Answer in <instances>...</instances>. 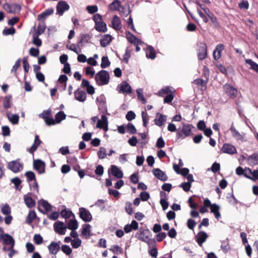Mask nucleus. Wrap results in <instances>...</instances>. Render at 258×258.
Returning <instances> with one entry per match:
<instances>
[{
	"label": "nucleus",
	"mask_w": 258,
	"mask_h": 258,
	"mask_svg": "<svg viewBox=\"0 0 258 258\" xmlns=\"http://www.w3.org/2000/svg\"><path fill=\"white\" fill-rule=\"evenodd\" d=\"M195 127L191 124L183 123L182 126L177 130L176 138L183 139L192 135L191 130Z\"/></svg>",
	"instance_id": "1"
},
{
	"label": "nucleus",
	"mask_w": 258,
	"mask_h": 258,
	"mask_svg": "<svg viewBox=\"0 0 258 258\" xmlns=\"http://www.w3.org/2000/svg\"><path fill=\"white\" fill-rule=\"evenodd\" d=\"M109 75L107 71L102 70L95 74V79L98 86L107 85L109 82Z\"/></svg>",
	"instance_id": "2"
},
{
	"label": "nucleus",
	"mask_w": 258,
	"mask_h": 258,
	"mask_svg": "<svg viewBox=\"0 0 258 258\" xmlns=\"http://www.w3.org/2000/svg\"><path fill=\"white\" fill-rule=\"evenodd\" d=\"M8 168L14 173L21 172L23 169V164L20 159L10 161L8 163Z\"/></svg>",
	"instance_id": "3"
},
{
	"label": "nucleus",
	"mask_w": 258,
	"mask_h": 258,
	"mask_svg": "<svg viewBox=\"0 0 258 258\" xmlns=\"http://www.w3.org/2000/svg\"><path fill=\"white\" fill-rule=\"evenodd\" d=\"M198 57L200 60L204 59L207 56V46L205 42H199L198 44Z\"/></svg>",
	"instance_id": "4"
},
{
	"label": "nucleus",
	"mask_w": 258,
	"mask_h": 258,
	"mask_svg": "<svg viewBox=\"0 0 258 258\" xmlns=\"http://www.w3.org/2000/svg\"><path fill=\"white\" fill-rule=\"evenodd\" d=\"M70 7L69 5L66 1H59L56 7V14L59 15V16H62L65 11L70 9Z\"/></svg>",
	"instance_id": "5"
},
{
	"label": "nucleus",
	"mask_w": 258,
	"mask_h": 258,
	"mask_svg": "<svg viewBox=\"0 0 258 258\" xmlns=\"http://www.w3.org/2000/svg\"><path fill=\"white\" fill-rule=\"evenodd\" d=\"M117 90L119 93L129 94L132 93V88L130 84L126 81H122L117 87Z\"/></svg>",
	"instance_id": "6"
},
{
	"label": "nucleus",
	"mask_w": 258,
	"mask_h": 258,
	"mask_svg": "<svg viewBox=\"0 0 258 258\" xmlns=\"http://www.w3.org/2000/svg\"><path fill=\"white\" fill-rule=\"evenodd\" d=\"M80 217L83 221L86 222H90L92 220V217L90 212L85 208H80L79 209Z\"/></svg>",
	"instance_id": "7"
},
{
	"label": "nucleus",
	"mask_w": 258,
	"mask_h": 258,
	"mask_svg": "<svg viewBox=\"0 0 258 258\" xmlns=\"http://www.w3.org/2000/svg\"><path fill=\"white\" fill-rule=\"evenodd\" d=\"M4 8L10 13H18L21 10L20 5L16 4H9L6 3L4 5Z\"/></svg>",
	"instance_id": "8"
},
{
	"label": "nucleus",
	"mask_w": 258,
	"mask_h": 258,
	"mask_svg": "<svg viewBox=\"0 0 258 258\" xmlns=\"http://www.w3.org/2000/svg\"><path fill=\"white\" fill-rule=\"evenodd\" d=\"M61 241L57 242L52 241L48 246L47 248L50 254L55 255L60 249Z\"/></svg>",
	"instance_id": "9"
},
{
	"label": "nucleus",
	"mask_w": 258,
	"mask_h": 258,
	"mask_svg": "<svg viewBox=\"0 0 258 258\" xmlns=\"http://www.w3.org/2000/svg\"><path fill=\"white\" fill-rule=\"evenodd\" d=\"M224 89L225 93L230 98L234 99L237 96V90L229 84H226L224 86Z\"/></svg>",
	"instance_id": "10"
},
{
	"label": "nucleus",
	"mask_w": 258,
	"mask_h": 258,
	"mask_svg": "<svg viewBox=\"0 0 258 258\" xmlns=\"http://www.w3.org/2000/svg\"><path fill=\"white\" fill-rule=\"evenodd\" d=\"M54 229L56 233L60 235H64L66 232L67 227L64 223L61 221H56L53 225Z\"/></svg>",
	"instance_id": "11"
},
{
	"label": "nucleus",
	"mask_w": 258,
	"mask_h": 258,
	"mask_svg": "<svg viewBox=\"0 0 258 258\" xmlns=\"http://www.w3.org/2000/svg\"><path fill=\"white\" fill-rule=\"evenodd\" d=\"M33 168L40 174L45 172V163L40 159L34 160Z\"/></svg>",
	"instance_id": "12"
},
{
	"label": "nucleus",
	"mask_w": 258,
	"mask_h": 258,
	"mask_svg": "<svg viewBox=\"0 0 258 258\" xmlns=\"http://www.w3.org/2000/svg\"><path fill=\"white\" fill-rule=\"evenodd\" d=\"M229 131L231 133L232 136L237 141H241V142H244L245 134H240L235 127L233 126V123L231 127L229 128Z\"/></svg>",
	"instance_id": "13"
},
{
	"label": "nucleus",
	"mask_w": 258,
	"mask_h": 258,
	"mask_svg": "<svg viewBox=\"0 0 258 258\" xmlns=\"http://www.w3.org/2000/svg\"><path fill=\"white\" fill-rule=\"evenodd\" d=\"M91 37L89 34H82L80 35V40L78 42L77 47L81 49L86 43L90 42Z\"/></svg>",
	"instance_id": "14"
},
{
	"label": "nucleus",
	"mask_w": 258,
	"mask_h": 258,
	"mask_svg": "<svg viewBox=\"0 0 258 258\" xmlns=\"http://www.w3.org/2000/svg\"><path fill=\"white\" fill-rule=\"evenodd\" d=\"M152 173L157 178L162 181H165L168 180V176L165 173L159 168L153 169Z\"/></svg>",
	"instance_id": "15"
},
{
	"label": "nucleus",
	"mask_w": 258,
	"mask_h": 258,
	"mask_svg": "<svg viewBox=\"0 0 258 258\" xmlns=\"http://www.w3.org/2000/svg\"><path fill=\"white\" fill-rule=\"evenodd\" d=\"M221 151L223 153L230 155H233L237 153V150L235 146L227 143H225L223 145Z\"/></svg>",
	"instance_id": "16"
},
{
	"label": "nucleus",
	"mask_w": 258,
	"mask_h": 258,
	"mask_svg": "<svg viewBox=\"0 0 258 258\" xmlns=\"http://www.w3.org/2000/svg\"><path fill=\"white\" fill-rule=\"evenodd\" d=\"M208 238V235L205 231L199 232L196 236V240L200 246H202L203 244Z\"/></svg>",
	"instance_id": "17"
},
{
	"label": "nucleus",
	"mask_w": 258,
	"mask_h": 258,
	"mask_svg": "<svg viewBox=\"0 0 258 258\" xmlns=\"http://www.w3.org/2000/svg\"><path fill=\"white\" fill-rule=\"evenodd\" d=\"M32 193L29 192L24 196V203L29 208H32L35 206L36 202L31 197Z\"/></svg>",
	"instance_id": "18"
},
{
	"label": "nucleus",
	"mask_w": 258,
	"mask_h": 258,
	"mask_svg": "<svg viewBox=\"0 0 258 258\" xmlns=\"http://www.w3.org/2000/svg\"><path fill=\"white\" fill-rule=\"evenodd\" d=\"M96 127L99 128H102L105 131L108 129V120L105 115L101 116V119L98 120Z\"/></svg>",
	"instance_id": "19"
},
{
	"label": "nucleus",
	"mask_w": 258,
	"mask_h": 258,
	"mask_svg": "<svg viewBox=\"0 0 258 258\" xmlns=\"http://www.w3.org/2000/svg\"><path fill=\"white\" fill-rule=\"evenodd\" d=\"M4 244L7 245H10L11 249H13L15 246V240L12 236L8 233H5L2 239Z\"/></svg>",
	"instance_id": "20"
},
{
	"label": "nucleus",
	"mask_w": 258,
	"mask_h": 258,
	"mask_svg": "<svg viewBox=\"0 0 258 258\" xmlns=\"http://www.w3.org/2000/svg\"><path fill=\"white\" fill-rule=\"evenodd\" d=\"M137 234L139 235V239L145 242L150 237L151 232L148 229L145 230L140 229Z\"/></svg>",
	"instance_id": "21"
},
{
	"label": "nucleus",
	"mask_w": 258,
	"mask_h": 258,
	"mask_svg": "<svg viewBox=\"0 0 258 258\" xmlns=\"http://www.w3.org/2000/svg\"><path fill=\"white\" fill-rule=\"evenodd\" d=\"M225 46L223 44H218L213 51V55L214 59L217 60L221 56V52L224 49Z\"/></svg>",
	"instance_id": "22"
},
{
	"label": "nucleus",
	"mask_w": 258,
	"mask_h": 258,
	"mask_svg": "<svg viewBox=\"0 0 258 258\" xmlns=\"http://www.w3.org/2000/svg\"><path fill=\"white\" fill-rule=\"evenodd\" d=\"M74 95L75 99L80 102H84L86 100V93L85 91L79 88L74 92Z\"/></svg>",
	"instance_id": "23"
},
{
	"label": "nucleus",
	"mask_w": 258,
	"mask_h": 258,
	"mask_svg": "<svg viewBox=\"0 0 258 258\" xmlns=\"http://www.w3.org/2000/svg\"><path fill=\"white\" fill-rule=\"evenodd\" d=\"M167 119V116L165 115L157 113L156 114V118L154 119V122L156 125L159 126H162L164 124Z\"/></svg>",
	"instance_id": "24"
},
{
	"label": "nucleus",
	"mask_w": 258,
	"mask_h": 258,
	"mask_svg": "<svg viewBox=\"0 0 258 258\" xmlns=\"http://www.w3.org/2000/svg\"><path fill=\"white\" fill-rule=\"evenodd\" d=\"M6 116L9 121L13 125H16L19 123V116L17 114H12L10 111L6 113Z\"/></svg>",
	"instance_id": "25"
},
{
	"label": "nucleus",
	"mask_w": 258,
	"mask_h": 258,
	"mask_svg": "<svg viewBox=\"0 0 258 258\" xmlns=\"http://www.w3.org/2000/svg\"><path fill=\"white\" fill-rule=\"evenodd\" d=\"M138 228V223L135 220H133L131 224H126L124 227V231L126 233H130L132 230H136Z\"/></svg>",
	"instance_id": "26"
},
{
	"label": "nucleus",
	"mask_w": 258,
	"mask_h": 258,
	"mask_svg": "<svg viewBox=\"0 0 258 258\" xmlns=\"http://www.w3.org/2000/svg\"><path fill=\"white\" fill-rule=\"evenodd\" d=\"M41 143V141L39 139V136L37 135H35L34 143L28 150L29 152L31 154H33Z\"/></svg>",
	"instance_id": "27"
},
{
	"label": "nucleus",
	"mask_w": 258,
	"mask_h": 258,
	"mask_svg": "<svg viewBox=\"0 0 258 258\" xmlns=\"http://www.w3.org/2000/svg\"><path fill=\"white\" fill-rule=\"evenodd\" d=\"M113 37L109 34H105L100 40V45L105 47L108 45L112 41Z\"/></svg>",
	"instance_id": "28"
},
{
	"label": "nucleus",
	"mask_w": 258,
	"mask_h": 258,
	"mask_svg": "<svg viewBox=\"0 0 258 258\" xmlns=\"http://www.w3.org/2000/svg\"><path fill=\"white\" fill-rule=\"evenodd\" d=\"M111 170L112 174L114 177L117 178H121L123 177V172L116 166L111 165Z\"/></svg>",
	"instance_id": "29"
},
{
	"label": "nucleus",
	"mask_w": 258,
	"mask_h": 258,
	"mask_svg": "<svg viewBox=\"0 0 258 258\" xmlns=\"http://www.w3.org/2000/svg\"><path fill=\"white\" fill-rule=\"evenodd\" d=\"M146 55L148 58L154 59L156 56V53L154 48L150 45H148L146 49Z\"/></svg>",
	"instance_id": "30"
},
{
	"label": "nucleus",
	"mask_w": 258,
	"mask_h": 258,
	"mask_svg": "<svg viewBox=\"0 0 258 258\" xmlns=\"http://www.w3.org/2000/svg\"><path fill=\"white\" fill-rule=\"evenodd\" d=\"M126 37L128 41L132 44L140 45L142 42L141 40L136 37L132 33L130 32H126Z\"/></svg>",
	"instance_id": "31"
},
{
	"label": "nucleus",
	"mask_w": 258,
	"mask_h": 258,
	"mask_svg": "<svg viewBox=\"0 0 258 258\" xmlns=\"http://www.w3.org/2000/svg\"><path fill=\"white\" fill-rule=\"evenodd\" d=\"M220 207L216 204H212L211 207L210 208L211 212L213 213L215 217L217 220L221 217V214L219 212Z\"/></svg>",
	"instance_id": "32"
},
{
	"label": "nucleus",
	"mask_w": 258,
	"mask_h": 258,
	"mask_svg": "<svg viewBox=\"0 0 258 258\" xmlns=\"http://www.w3.org/2000/svg\"><path fill=\"white\" fill-rule=\"evenodd\" d=\"M111 24L112 25V27L114 29L116 30H120L121 28V21L120 20L119 18L115 15L111 22Z\"/></svg>",
	"instance_id": "33"
},
{
	"label": "nucleus",
	"mask_w": 258,
	"mask_h": 258,
	"mask_svg": "<svg viewBox=\"0 0 258 258\" xmlns=\"http://www.w3.org/2000/svg\"><path fill=\"white\" fill-rule=\"evenodd\" d=\"M95 28L97 31L103 33L106 32L107 30L106 24L103 21L95 24Z\"/></svg>",
	"instance_id": "34"
},
{
	"label": "nucleus",
	"mask_w": 258,
	"mask_h": 258,
	"mask_svg": "<svg viewBox=\"0 0 258 258\" xmlns=\"http://www.w3.org/2000/svg\"><path fill=\"white\" fill-rule=\"evenodd\" d=\"M67 228L71 230H76L78 227V222L76 219H71L67 224Z\"/></svg>",
	"instance_id": "35"
},
{
	"label": "nucleus",
	"mask_w": 258,
	"mask_h": 258,
	"mask_svg": "<svg viewBox=\"0 0 258 258\" xmlns=\"http://www.w3.org/2000/svg\"><path fill=\"white\" fill-rule=\"evenodd\" d=\"M12 105V96L8 95L4 97L3 101V107L5 109H8Z\"/></svg>",
	"instance_id": "36"
},
{
	"label": "nucleus",
	"mask_w": 258,
	"mask_h": 258,
	"mask_svg": "<svg viewBox=\"0 0 258 258\" xmlns=\"http://www.w3.org/2000/svg\"><path fill=\"white\" fill-rule=\"evenodd\" d=\"M121 6L120 2L119 0L113 1L108 6L110 10L118 11Z\"/></svg>",
	"instance_id": "37"
},
{
	"label": "nucleus",
	"mask_w": 258,
	"mask_h": 258,
	"mask_svg": "<svg viewBox=\"0 0 258 258\" xmlns=\"http://www.w3.org/2000/svg\"><path fill=\"white\" fill-rule=\"evenodd\" d=\"M91 228V226L90 224H87L85 225V226L83 227L82 231L83 236L85 238H89L90 237Z\"/></svg>",
	"instance_id": "38"
},
{
	"label": "nucleus",
	"mask_w": 258,
	"mask_h": 258,
	"mask_svg": "<svg viewBox=\"0 0 258 258\" xmlns=\"http://www.w3.org/2000/svg\"><path fill=\"white\" fill-rule=\"evenodd\" d=\"M54 12V10L52 9H48L44 12L40 14L38 16V20H40L42 19H45L46 17L49 15L52 14Z\"/></svg>",
	"instance_id": "39"
},
{
	"label": "nucleus",
	"mask_w": 258,
	"mask_h": 258,
	"mask_svg": "<svg viewBox=\"0 0 258 258\" xmlns=\"http://www.w3.org/2000/svg\"><path fill=\"white\" fill-rule=\"evenodd\" d=\"M11 181L15 185V187L16 189L20 190L22 189V187L21 186L22 180L19 177H14L11 180Z\"/></svg>",
	"instance_id": "40"
},
{
	"label": "nucleus",
	"mask_w": 258,
	"mask_h": 258,
	"mask_svg": "<svg viewBox=\"0 0 258 258\" xmlns=\"http://www.w3.org/2000/svg\"><path fill=\"white\" fill-rule=\"evenodd\" d=\"M66 115L62 111L57 112L55 115V119L56 123H60L62 120L65 119Z\"/></svg>",
	"instance_id": "41"
},
{
	"label": "nucleus",
	"mask_w": 258,
	"mask_h": 258,
	"mask_svg": "<svg viewBox=\"0 0 258 258\" xmlns=\"http://www.w3.org/2000/svg\"><path fill=\"white\" fill-rule=\"evenodd\" d=\"M221 248L224 253H227L230 250V246L228 242V239L221 241Z\"/></svg>",
	"instance_id": "42"
},
{
	"label": "nucleus",
	"mask_w": 258,
	"mask_h": 258,
	"mask_svg": "<svg viewBox=\"0 0 258 258\" xmlns=\"http://www.w3.org/2000/svg\"><path fill=\"white\" fill-rule=\"evenodd\" d=\"M36 217V214L34 211H30L26 219V222L28 224H31Z\"/></svg>",
	"instance_id": "43"
},
{
	"label": "nucleus",
	"mask_w": 258,
	"mask_h": 258,
	"mask_svg": "<svg viewBox=\"0 0 258 258\" xmlns=\"http://www.w3.org/2000/svg\"><path fill=\"white\" fill-rule=\"evenodd\" d=\"M245 63L249 64L250 68L255 72L258 73V64L251 59H246Z\"/></svg>",
	"instance_id": "44"
},
{
	"label": "nucleus",
	"mask_w": 258,
	"mask_h": 258,
	"mask_svg": "<svg viewBox=\"0 0 258 258\" xmlns=\"http://www.w3.org/2000/svg\"><path fill=\"white\" fill-rule=\"evenodd\" d=\"M45 28L46 25L45 24L44 22H41L38 25L36 32L34 34H37V35H40L43 33L45 30Z\"/></svg>",
	"instance_id": "45"
},
{
	"label": "nucleus",
	"mask_w": 258,
	"mask_h": 258,
	"mask_svg": "<svg viewBox=\"0 0 258 258\" xmlns=\"http://www.w3.org/2000/svg\"><path fill=\"white\" fill-rule=\"evenodd\" d=\"M110 65V62L107 56H103L101 58V63L100 64L102 69L106 68Z\"/></svg>",
	"instance_id": "46"
},
{
	"label": "nucleus",
	"mask_w": 258,
	"mask_h": 258,
	"mask_svg": "<svg viewBox=\"0 0 258 258\" xmlns=\"http://www.w3.org/2000/svg\"><path fill=\"white\" fill-rule=\"evenodd\" d=\"M25 175L27 178V181L28 182H30L36 180L35 174L33 171H27L25 173Z\"/></svg>",
	"instance_id": "47"
},
{
	"label": "nucleus",
	"mask_w": 258,
	"mask_h": 258,
	"mask_svg": "<svg viewBox=\"0 0 258 258\" xmlns=\"http://www.w3.org/2000/svg\"><path fill=\"white\" fill-rule=\"evenodd\" d=\"M170 93H172V91L170 90L169 87H165L164 88H162L158 91V95L161 97L164 96L165 95H167Z\"/></svg>",
	"instance_id": "48"
},
{
	"label": "nucleus",
	"mask_w": 258,
	"mask_h": 258,
	"mask_svg": "<svg viewBox=\"0 0 258 258\" xmlns=\"http://www.w3.org/2000/svg\"><path fill=\"white\" fill-rule=\"evenodd\" d=\"M1 212L5 215H10L11 213V208L8 204L3 205L1 208Z\"/></svg>",
	"instance_id": "49"
},
{
	"label": "nucleus",
	"mask_w": 258,
	"mask_h": 258,
	"mask_svg": "<svg viewBox=\"0 0 258 258\" xmlns=\"http://www.w3.org/2000/svg\"><path fill=\"white\" fill-rule=\"evenodd\" d=\"M60 215L62 218L65 219H69L71 218L72 215H73V213L70 210H67V209L62 210L60 212Z\"/></svg>",
	"instance_id": "50"
},
{
	"label": "nucleus",
	"mask_w": 258,
	"mask_h": 258,
	"mask_svg": "<svg viewBox=\"0 0 258 258\" xmlns=\"http://www.w3.org/2000/svg\"><path fill=\"white\" fill-rule=\"evenodd\" d=\"M208 82V81L207 80H204L202 79L199 78V79H195L193 83L198 86H200L202 87H206Z\"/></svg>",
	"instance_id": "51"
},
{
	"label": "nucleus",
	"mask_w": 258,
	"mask_h": 258,
	"mask_svg": "<svg viewBox=\"0 0 258 258\" xmlns=\"http://www.w3.org/2000/svg\"><path fill=\"white\" fill-rule=\"evenodd\" d=\"M105 200L99 199L95 202V205L99 207L101 211H103L105 209Z\"/></svg>",
	"instance_id": "52"
},
{
	"label": "nucleus",
	"mask_w": 258,
	"mask_h": 258,
	"mask_svg": "<svg viewBox=\"0 0 258 258\" xmlns=\"http://www.w3.org/2000/svg\"><path fill=\"white\" fill-rule=\"evenodd\" d=\"M96 101L99 103V107H105L106 111H107V109L105 107V101L104 95H100L99 97H98L96 99Z\"/></svg>",
	"instance_id": "53"
},
{
	"label": "nucleus",
	"mask_w": 258,
	"mask_h": 258,
	"mask_svg": "<svg viewBox=\"0 0 258 258\" xmlns=\"http://www.w3.org/2000/svg\"><path fill=\"white\" fill-rule=\"evenodd\" d=\"M41 204L43 208L46 211H50L52 209V206L48 203V202L45 200H41Z\"/></svg>",
	"instance_id": "54"
},
{
	"label": "nucleus",
	"mask_w": 258,
	"mask_h": 258,
	"mask_svg": "<svg viewBox=\"0 0 258 258\" xmlns=\"http://www.w3.org/2000/svg\"><path fill=\"white\" fill-rule=\"evenodd\" d=\"M60 248L62 251L67 255H70L72 252V249L68 245H62Z\"/></svg>",
	"instance_id": "55"
},
{
	"label": "nucleus",
	"mask_w": 258,
	"mask_h": 258,
	"mask_svg": "<svg viewBox=\"0 0 258 258\" xmlns=\"http://www.w3.org/2000/svg\"><path fill=\"white\" fill-rule=\"evenodd\" d=\"M206 15L211 19L212 22L213 24H218V22L217 18L214 15V14L211 12V11H207Z\"/></svg>",
	"instance_id": "56"
},
{
	"label": "nucleus",
	"mask_w": 258,
	"mask_h": 258,
	"mask_svg": "<svg viewBox=\"0 0 258 258\" xmlns=\"http://www.w3.org/2000/svg\"><path fill=\"white\" fill-rule=\"evenodd\" d=\"M97 154L99 159H103L105 158L106 156V149L104 147H100Z\"/></svg>",
	"instance_id": "57"
},
{
	"label": "nucleus",
	"mask_w": 258,
	"mask_h": 258,
	"mask_svg": "<svg viewBox=\"0 0 258 258\" xmlns=\"http://www.w3.org/2000/svg\"><path fill=\"white\" fill-rule=\"evenodd\" d=\"M82 243V241L80 238H76L72 240L71 245L74 248H79Z\"/></svg>",
	"instance_id": "58"
},
{
	"label": "nucleus",
	"mask_w": 258,
	"mask_h": 258,
	"mask_svg": "<svg viewBox=\"0 0 258 258\" xmlns=\"http://www.w3.org/2000/svg\"><path fill=\"white\" fill-rule=\"evenodd\" d=\"M127 131L131 134H135L137 133V130L134 125L132 123H128L126 126Z\"/></svg>",
	"instance_id": "59"
},
{
	"label": "nucleus",
	"mask_w": 258,
	"mask_h": 258,
	"mask_svg": "<svg viewBox=\"0 0 258 258\" xmlns=\"http://www.w3.org/2000/svg\"><path fill=\"white\" fill-rule=\"evenodd\" d=\"M137 93L138 99L142 102L143 104L146 103V99L143 95V91L141 89H139L137 90Z\"/></svg>",
	"instance_id": "60"
},
{
	"label": "nucleus",
	"mask_w": 258,
	"mask_h": 258,
	"mask_svg": "<svg viewBox=\"0 0 258 258\" xmlns=\"http://www.w3.org/2000/svg\"><path fill=\"white\" fill-rule=\"evenodd\" d=\"M33 239L36 244L39 245L43 242V238L39 234H36L34 235Z\"/></svg>",
	"instance_id": "61"
},
{
	"label": "nucleus",
	"mask_w": 258,
	"mask_h": 258,
	"mask_svg": "<svg viewBox=\"0 0 258 258\" xmlns=\"http://www.w3.org/2000/svg\"><path fill=\"white\" fill-rule=\"evenodd\" d=\"M131 56V54L130 51L129 50L128 48L126 47L125 49V53L123 55V60L125 61L126 63H128Z\"/></svg>",
	"instance_id": "62"
},
{
	"label": "nucleus",
	"mask_w": 258,
	"mask_h": 258,
	"mask_svg": "<svg viewBox=\"0 0 258 258\" xmlns=\"http://www.w3.org/2000/svg\"><path fill=\"white\" fill-rule=\"evenodd\" d=\"M238 7L241 9L247 10L249 8V3L247 0H242L239 3Z\"/></svg>",
	"instance_id": "63"
},
{
	"label": "nucleus",
	"mask_w": 258,
	"mask_h": 258,
	"mask_svg": "<svg viewBox=\"0 0 258 258\" xmlns=\"http://www.w3.org/2000/svg\"><path fill=\"white\" fill-rule=\"evenodd\" d=\"M191 184L189 182H185L181 183L179 186L182 187L185 191H188L190 190Z\"/></svg>",
	"instance_id": "64"
}]
</instances>
